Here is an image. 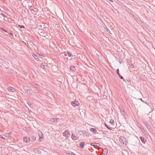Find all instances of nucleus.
<instances>
[{
    "mask_svg": "<svg viewBox=\"0 0 155 155\" xmlns=\"http://www.w3.org/2000/svg\"><path fill=\"white\" fill-rule=\"evenodd\" d=\"M78 134L80 136H82L83 138L87 137L89 136V134L85 131H80L78 132Z\"/></svg>",
    "mask_w": 155,
    "mask_h": 155,
    "instance_id": "nucleus-1",
    "label": "nucleus"
},
{
    "mask_svg": "<svg viewBox=\"0 0 155 155\" xmlns=\"http://www.w3.org/2000/svg\"><path fill=\"white\" fill-rule=\"evenodd\" d=\"M119 140L122 145L124 146H126V139L124 137L121 136L119 138Z\"/></svg>",
    "mask_w": 155,
    "mask_h": 155,
    "instance_id": "nucleus-2",
    "label": "nucleus"
},
{
    "mask_svg": "<svg viewBox=\"0 0 155 155\" xmlns=\"http://www.w3.org/2000/svg\"><path fill=\"white\" fill-rule=\"evenodd\" d=\"M32 2H31V1H23L22 3L23 7L26 6L29 7L30 6L29 3H31L32 4Z\"/></svg>",
    "mask_w": 155,
    "mask_h": 155,
    "instance_id": "nucleus-3",
    "label": "nucleus"
},
{
    "mask_svg": "<svg viewBox=\"0 0 155 155\" xmlns=\"http://www.w3.org/2000/svg\"><path fill=\"white\" fill-rule=\"evenodd\" d=\"M63 135L64 136L66 137H68L70 136V134L68 130H66L63 133Z\"/></svg>",
    "mask_w": 155,
    "mask_h": 155,
    "instance_id": "nucleus-4",
    "label": "nucleus"
},
{
    "mask_svg": "<svg viewBox=\"0 0 155 155\" xmlns=\"http://www.w3.org/2000/svg\"><path fill=\"white\" fill-rule=\"evenodd\" d=\"M38 134L39 137V138L38 140L39 142H40L42 141L43 139V134L42 133L41 131H39L38 132Z\"/></svg>",
    "mask_w": 155,
    "mask_h": 155,
    "instance_id": "nucleus-5",
    "label": "nucleus"
},
{
    "mask_svg": "<svg viewBox=\"0 0 155 155\" xmlns=\"http://www.w3.org/2000/svg\"><path fill=\"white\" fill-rule=\"evenodd\" d=\"M71 104L74 107H78L79 105V103L77 101H73L71 102Z\"/></svg>",
    "mask_w": 155,
    "mask_h": 155,
    "instance_id": "nucleus-6",
    "label": "nucleus"
},
{
    "mask_svg": "<svg viewBox=\"0 0 155 155\" xmlns=\"http://www.w3.org/2000/svg\"><path fill=\"white\" fill-rule=\"evenodd\" d=\"M37 137V135L36 133H33L31 135V138L33 141H35L36 140V138Z\"/></svg>",
    "mask_w": 155,
    "mask_h": 155,
    "instance_id": "nucleus-7",
    "label": "nucleus"
},
{
    "mask_svg": "<svg viewBox=\"0 0 155 155\" xmlns=\"http://www.w3.org/2000/svg\"><path fill=\"white\" fill-rule=\"evenodd\" d=\"M139 138L143 143L145 144L146 142L147 141V140L146 139L144 138L142 136L140 137Z\"/></svg>",
    "mask_w": 155,
    "mask_h": 155,
    "instance_id": "nucleus-8",
    "label": "nucleus"
},
{
    "mask_svg": "<svg viewBox=\"0 0 155 155\" xmlns=\"http://www.w3.org/2000/svg\"><path fill=\"white\" fill-rule=\"evenodd\" d=\"M24 140L27 143H29L30 142V139L28 137H25L24 138Z\"/></svg>",
    "mask_w": 155,
    "mask_h": 155,
    "instance_id": "nucleus-9",
    "label": "nucleus"
},
{
    "mask_svg": "<svg viewBox=\"0 0 155 155\" xmlns=\"http://www.w3.org/2000/svg\"><path fill=\"white\" fill-rule=\"evenodd\" d=\"M47 66V64L46 63L43 62L41 64V67L43 69L45 68Z\"/></svg>",
    "mask_w": 155,
    "mask_h": 155,
    "instance_id": "nucleus-10",
    "label": "nucleus"
},
{
    "mask_svg": "<svg viewBox=\"0 0 155 155\" xmlns=\"http://www.w3.org/2000/svg\"><path fill=\"white\" fill-rule=\"evenodd\" d=\"M132 16H133L135 20L137 21V22L140 23V21L141 22V21H140V18H138L136 16H135L134 14H132Z\"/></svg>",
    "mask_w": 155,
    "mask_h": 155,
    "instance_id": "nucleus-11",
    "label": "nucleus"
},
{
    "mask_svg": "<svg viewBox=\"0 0 155 155\" xmlns=\"http://www.w3.org/2000/svg\"><path fill=\"white\" fill-rule=\"evenodd\" d=\"M143 123L148 129H149L150 128V125L146 121H144Z\"/></svg>",
    "mask_w": 155,
    "mask_h": 155,
    "instance_id": "nucleus-12",
    "label": "nucleus"
},
{
    "mask_svg": "<svg viewBox=\"0 0 155 155\" xmlns=\"http://www.w3.org/2000/svg\"><path fill=\"white\" fill-rule=\"evenodd\" d=\"M59 119V118H53L51 119L50 121L51 122H56L58 121V120Z\"/></svg>",
    "mask_w": 155,
    "mask_h": 155,
    "instance_id": "nucleus-13",
    "label": "nucleus"
},
{
    "mask_svg": "<svg viewBox=\"0 0 155 155\" xmlns=\"http://www.w3.org/2000/svg\"><path fill=\"white\" fill-rule=\"evenodd\" d=\"M8 91L11 92H14L15 91V89L11 87H9L8 88Z\"/></svg>",
    "mask_w": 155,
    "mask_h": 155,
    "instance_id": "nucleus-14",
    "label": "nucleus"
},
{
    "mask_svg": "<svg viewBox=\"0 0 155 155\" xmlns=\"http://www.w3.org/2000/svg\"><path fill=\"white\" fill-rule=\"evenodd\" d=\"M70 69L71 71L73 72H75L76 70V68L73 65H72L70 66Z\"/></svg>",
    "mask_w": 155,
    "mask_h": 155,
    "instance_id": "nucleus-15",
    "label": "nucleus"
},
{
    "mask_svg": "<svg viewBox=\"0 0 155 155\" xmlns=\"http://www.w3.org/2000/svg\"><path fill=\"white\" fill-rule=\"evenodd\" d=\"M103 155H106L108 152V150L106 148H104V149H103Z\"/></svg>",
    "mask_w": 155,
    "mask_h": 155,
    "instance_id": "nucleus-16",
    "label": "nucleus"
},
{
    "mask_svg": "<svg viewBox=\"0 0 155 155\" xmlns=\"http://www.w3.org/2000/svg\"><path fill=\"white\" fill-rule=\"evenodd\" d=\"M90 130L91 132L95 134L97 131V130L95 128H91L90 129Z\"/></svg>",
    "mask_w": 155,
    "mask_h": 155,
    "instance_id": "nucleus-17",
    "label": "nucleus"
},
{
    "mask_svg": "<svg viewBox=\"0 0 155 155\" xmlns=\"http://www.w3.org/2000/svg\"><path fill=\"white\" fill-rule=\"evenodd\" d=\"M85 143L84 142H81L80 143L79 145L81 148H83L84 147Z\"/></svg>",
    "mask_w": 155,
    "mask_h": 155,
    "instance_id": "nucleus-18",
    "label": "nucleus"
},
{
    "mask_svg": "<svg viewBox=\"0 0 155 155\" xmlns=\"http://www.w3.org/2000/svg\"><path fill=\"white\" fill-rule=\"evenodd\" d=\"M103 28L106 31H107V32H109L110 34H111L110 31L107 28L106 25H105L104 26Z\"/></svg>",
    "mask_w": 155,
    "mask_h": 155,
    "instance_id": "nucleus-19",
    "label": "nucleus"
},
{
    "mask_svg": "<svg viewBox=\"0 0 155 155\" xmlns=\"http://www.w3.org/2000/svg\"><path fill=\"white\" fill-rule=\"evenodd\" d=\"M71 138L72 140H75L77 139L76 136L75 135V134H72Z\"/></svg>",
    "mask_w": 155,
    "mask_h": 155,
    "instance_id": "nucleus-20",
    "label": "nucleus"
},
{
    "mask_svg": "<svg viewBox=\"0 0 155 155\" xmlns=\"http://www.w3.org/2000/svg\"><path fill=\"white\" fill-rule=\"evenodd\" d=\"M32 55L35 59L37 60V61H38V60L39 59V58H38V57L36 55L33 53L32 54Z\"/></svg>",
    "mask_w": 155,
    "mask_h": 155,
    "instance_id": "nucleus-21",
    "label": "nucleus"
},
{
    "mask_svg": "<svg viewBox=\"0 0 155 155\" xmlns=\"http://www.w3.org/2000/svg\"><path fill=\"white\" fill-rule=\"evenodd\" d=\"M26 93L29 96H30L32 94V93L30 91V90L29 89L27 90Z\"/></svg>",
    "mask_w": 155,
    "mask_h": 155,
    "instance_id": "nucleus-22",
    "label": "nucleus"
},
{
    "mask_svg": "<svg viewBox=\"0 0 155 155\" xmlns=\"http://www.w3.org/2000/svg\"><path fill=\"white\" fill-rule=\"evenodd\" d=\"M29 87H23V90L25 91V92H24L26 93L27 90H28Z\"/></svg>",
    "mask_w": 155,
    "mask_h": 155,
    "instance_id": "nucleus-23",
    "label": "nucleus"
},
{
    "mask_svg": "<svg viewBox=\"0 0 155 155\" xmlns=\"http://www.w3.org/2000/svg\"><path fill=\"white\" fill-rule=\"evenodd\" d=\"M72 1V2H70V1H68L69 2H70V3L72 5H76V3L75 2H74V1Z\"/></svg>",
    "mask_w": 155,
    "mask_h": 155,
    "instance_id": "nucleus-24",
    "label": "nucleus"
},
{
    "mask_svg": "<svg viewBox=\"0 0 155 155\" xmlns=\"http://www.w3.org/2000/svg\"><path fill=\"white\" fill-rule=\"evenodd\" d=\"M33 151L36 153H38V149L37 148H35L33 150Z\"/></svg>",
    "mask_w": 155,
    "mask_h": 155,
    "instance_id": "nucleus-25",
    "label": "nucleus"
},
{
    "mask_svg": "<svg viewBox=\"0 0 155 155\" xmlns=\"http://www.w3.org/2000/svg\"><path fill=\"white\" fill-rule=\"evenodd\" d=\"M105 2V3H106L107 4V5H109V4H110V5H111L112 6V4L111 2H109L108 1H106V2Z\"/></svg>",
    "mask_w": 155,
    "mask_h": 155,
    "instance_id": "nucleus-26",
    "label": "nucleus"
},
{
    "mask_svg": "<svg viewBox=\"0 0 155 155\" xmlns=\"http://www.w3.org/2000/svg\"><path fill=\"white\" fill-rule=\"evenodd\" d=\"M29 7V9L31 10H33L34 11H35V10H34L33 9V7L32 6V5H31L30 6H29V7Z\"/></svg>",
    "mask_w": 155,
    "mask_h": 155,
    "instance_id": "nucleus-27",
    "label": "nucleus"
},
{
    "mask_svg": "<svg viewBox=\"0 0 155 155\" xmlns=\"http://www.w3.org/2000/svg\"><path fill=\"white\" fill-rule=\"evenodd\" d=\"M34 86L36 88H38L39 87V85L37 84H35L34 85Z\"/></svg>",
    "mask_w": 155,
    "mask_h": 155,
    "instance_id": "nucleus-28",
    "label": "nucleus"
},
{
    "mask_svg": "<svg viewBox=\"0 0 155 155\" xmlns=\"http://www.w3.org/2000/svg\"><path fill=\"white\" fill-rule=\"evenodd\" d=\"M114 122V121L113 120L111 119L110 121V123L111 124H113Z\"/></svg>",
    "mask_w": 155,
    "mask_h": 155,
    "instance_id": "nucleus-29",
    "label": "nucleus"
},
{
    "mask_svg": "<svg viewBox=\"0 0 155 155\" xmlns=\"http://www.w3.org/2000/svg\"><path fill=\"white\" fill-rule=\"evenodd\" d=\"M118 76L120 79H123V81H125V80L122 76L120 74Z\"/></svg>",
    "mask_w": 155,
    "mask_h": 155,
    "instance_id": "nucleus-30",
    "label": "nucleus"
},
{
    "mask_svg": "<svg viewBox=\"0 0 155 155\" xmlns=\"http://www.w3.org/2000/svg\"><path fill=\"white\" fill-rule=\"evenodd\" d=\"M12 73L14 74H17L16 72L14 70H12Z\"/></svg>",
    "mask_w": 155,
    "mask_h": 155,
    "instance_id": "nucleus-31",
    "label": "nucleus"
},
{
    "mask_svg": "<svg viewBox=\"0 0 155 155\" xmlns=\"http://www.w3.org/2000/svg\"><path fill=\"white\" fill-rule=\"evenodd\" d=\"M140 100L141 101H142V102H143V103H145V104H147V103L146 101H145L143 100H142V98H140Z\"/></svg>",
    "mask_w": 155,
    "mask_h": 155,
    "instance_id": "nucleus-32",
    "label": "nucleus"
},
{
    "mask_svg": "<svg viewBox=\"0 0 155 155\" xmlns=\"http://www.w3.org/2000/svg\"><path fill=\"white\" fill-rule=\"evenodd\" d=\"M129 65H130V67L131 68H133L134 67V66L133 65V64L132 63H130V64L129 63Z\"/></svg>",
    "mask_w": 155,
    "mask_h": 155,
    "instance_id": "nucleus-33",
    "label": "nucleus"
},
{
    "mask_svg": "<svg viewBox=\"0 0 155 155\" xmlns=\"http://www.w3.org/2000/svg\"><path fill=\"white\" fill-rule=\"evenodd\" d=\"M18 26L19 27L21 28H25V26L24 25H18Z\"/></svg>",
    "mask_w": 155,
    "mask_h": 155,
    "instance_id": "nucleus-34",
    "label": "nucleus"
},
{
    "mask_svg": "<svg viewBox=\"0 0 155 155\" xmlns=\"http://www.w3.org/2000/svg\"><path fill=\"white\" fill-rule=\"evenodd\" d=\"M67 54L68 55V56L69 57H71V54L69 52H67Z\"/></svg>",
    "mask_w": 155,
    "mask_h": 155,
    "instance_id": "nucleus-35",
    "label": "nucleus"
},
{
    "mask_svg": "<svg viewBox=\"0 0 155 155\" xmlns=\"http://www.w3.org/2000/svg\"><path fill=\"white\" fill-rule=\"evenodd\" d=\"M116 73H117V74L118 75H120V74L119 73V70L118 69L116 71Z\"/></svg>",
    "mask_w": 155,
    "mask_h": 155,
    "instance_id": "nucleus-36",
    "label": "nucleus"
},
{
    "mask_svg": "<svg viewBox=\"0 0 155 155\" xmlns=\"http://www.w3.org/2000/svg\"><path fill=\"white\" fill-rule=\"evenodd\" d=\"M104 124H105V126L108 129H109V130H111V129L110 128L108 127V125L107 124L105 123Z\"/></svg>",
    "mask_w": 155,
    "mask_h": 155,
    "instance_id": "nucleus-37",
    "label": "nucleus"
},
{
    "mask_svg": "<svg viewBox=\"0 0 155 155\" xmlns=\"http://www.w3.org/2000/svg\"><path fill=\"white\" fill-rule=\"evenodd\" d=\"M128 13H129V14H130V15H132V14H132V11H131V10H130L129 11H128Z\"/></svg>",
    "mask_w": 155,
    "mask_h": 155,
    "instance_id": "nucleus-38",
    "label": "nucleus"
},
{
    "mask_svg": "<svg viewBox=\"0 0 155 155\" xmlns=\"http://www.w3.org/2000/svg\"><path fill=\"white\" fill-rule=\"evenodd\" d=\"M31 2H32V4H31V3H29L30 5V6L31 5H33L34 4V1H31Z\"/></svg>",
    "mask_w": 155,
    "mask_h": 155,
    "instance_id": "nucleus-39",
    "label": "nucleus"
},
{
    "mask_svg": "<svg viewBox=\"0 0 155 155\" xmlns=\"http://www.w3.org/2000/svg\"><path fill=\"white\" fill-rule=\"evenodd\" d=\"M22 72L23 74L25 75H26L27 74V73L25 71H23Z\"/></svg>",
    "mask_w": 155,
    "mask_h": 155,
    "instance_id": "nucleus-40",
    "label": "nucleus"
},
{
    "mask_svg": "<svg viewBox=\"0 0 155 155\" xmlns=\"http://www.w3.org/2000/svg\"><path fill=\"white\" fill-rule=\"evenodd\" d=\"M69 154L70 155H76L74 153L72 152L69 153Z\"/></svg>",
    "mask_w": 155,
    "mask_h": 155,
    "instance_id": "nucleus-41",
    "label": "nucleus"
},
{
    "mask_svg": "<svg viewBox=\"0 0 155 155\" xmlns=\"http://www.w3.org/2000/svg\"><path fill=\"white\" fill-rule=\"evenodd\" d=\"M94 143L95 144V143H91L90 144L91 146H94V147H95V145L94 144Z\"/></svg>",
    "mask_w": 155,
    "mask_h": 155,
    "instance_id": "nucleus-42",
    "label": "nucleus"
},
{
    "mask_svg": "<svg viewBox=\"0 0 155 155\" xmlns=\"http://www.w3.org/2000/svg\"><path fill=\"white\" fill-rule=\"evenodd\" d=\"M115 5L116 6H118V5H120V4L118 3L117 2H115Z\"/></svg>",
    "mask_w": 155,
    "mask_h": 155,
    "instance_id": "nucleus-43",
    "label": "nucleus"
},
{
    "mask_svg": "<svg viewBox=\"0 0 155 155\" xmlns=\"http://www.w3.org/2000/svg\"><path fill=\"white\" fill-rule=\"evenodd\" d=\"M0 137L2 139H4V140H5V138L4 137H2V136L0 135Z\"/></svg>",
    "mask_w": 155,
    "mask_h": 155,
    "instance_id": "nucleus-44",
    "label": "nucleus"
},
{
    "mask_svg": "<svg viewBox=\"0 0 155 155\" xmlns=\"http://www.w3.org/2000/svg\"><path fill=\"white\" fill-rule=\"evenodd\" d=\"M38 26L39 28H41L42 27V25H39Z\"/></svg>",
    "mask_w": 155,
    "mask_h": 155,
    "instance_id": "nucleus-45",
    "label": "nucleus"
},
{
    "mask_svg": "<svg viewBox=\"0 0 155 155\" xmlns=\"http://www.w3.org/2000/svg\"><path fill=\"white\" fill-rule=\"evenodd\" d=\"M1 15L2 16H3L4 17H6V16L5 15H4L3 13H2Z\"/></svg>",
    "mask_w": 155,
    "mask_h": 155,
    "instance_id": "nucleus-46",
    "label": "nucleus"
},
{
    "mask_svg": "<svg viewBox=\"0 0 155 155\" xmlns=\"http://www.w3.org/2000/svg\"><path fill=\"white\" fill-rule=\"evenodd\" d=\"M111 2L112 3V5L113 4H114V3H113V1H109Z\"/></svg>",
    "mask_w": 155,
    "mask_h": 155,
    "instance_id": "nucleus-47",
    "label": "nucleus"
},
{
    "mask_svg": "<svg viewBox=\"0 0 155 155\" xmlns=\"http://www.w3.org/2000/svg\"><path fill=\"white\" fill-rule=\"evenodd\" d=\"M9 34L11 35H13V33L12 32H10L9 33Z\"/></svg>",
    "mask_w": 155,
    "mask_h": 155,
    "instance_id": "nucleus-48",
    "label": "nucleus"
},
{
    "mask_svg": "<svg viewBox=\"0 0 155 155\" xmlns=\"http://www.w3.org/2000/svg\"><path fill=\"white\" fill-rule=\"evenodd\" d=\"M64 55L66 56L67 55V52L66 53H64Z\"/></svg>",
    "mask_w": 155,
    "mask_h": 155,
    "instance_id": "nucleus-49",
    "label": "nucleus"
},
{
    "mask_svg": "<svg viewBox=\"0 0 155 155\" xmlns=\"http://www.w3.org/2000/svg\"><path fill=\"white\" fill-rule=\"evenodd\" d=\"M3 31H4L5 32H7L6 31V30H5V29H3Z\"/></svg>",
    "mask_w": 155,
    "mask_h": 155,
    "instance_id": "nucleus-50",
    "label": "nucleus"
},
{
    "mask_svg": "<svg viewBox=\"0 0 155 155\" xmlns=\"http://www.w3.org/2000/svg\"><path fill=\"white\" fill-rule=\"evenodd\" d=\"M96 144H97L98 145V146H99V145H100V144L98 143H95Z\"/></svg>",
    "mask_w": 155,
    "mask_h": 155,
    "instance_id": "nucleus-51",
    "label": "nucleus"
},
{
    "mask_svg": "<svg viewBox=\"0 0 155 155\" xmlns=\"http://www.w3.org/2000/svg\"><path fill=\"white\" fill-rule=\"evenodd\" d=\"M96 144H97L98 145V146H99V145H100V144L98 143H95Z\"/></svg>",
    "mask_w": 155,
    "mask_h": 155,
    "instance_id": "nucleus-52",
    "label": "nucleus"
},
{
    "mask_svg": "<svg viewBox=\"0 0 155 155\" xmlns=\"http://www.w3.org/2000/svg\"><path fill=\"white\" fill-rule=\"evenodd\" d=\"M132 2H134V1L132 0Z\"/></svg>",
    "mask_w": 155,
    "mask_h": 155,
    "instance_id": "nucleus-53",
    "label": "nucleus"
},
{
    "mask_svg": "<svg viewBox=\"0 0 155 155\" xmlns=\"http://www.w3.org/2000/svg\"><path fill=\"white\" fill-rule=\"evenodd\" d=\"M6 155H9L8 154H7Z\"/></svg>",
    "mask_w": 155,
    "mask_h": 155,
    "instance_id": "nucleus-54",
    "label": "nucleus"
},
{
    "mask_svg": "<svg viewBox=\"0 0 155 155\" xmlns=\"http://www.w3.org/2000/svg\"><path fill=\"white\" fill-rule=\"evenodd\" d=\"M33 93V91H31Z\"/></svg>",
    "mask_w": 155,
    "mask_h": 155,
    "instance_id": "nucleus-55",
    "label": "nucleus"
}]
</instances>
